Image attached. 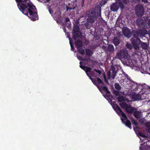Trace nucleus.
I'll use <instances>...</instances> for the list:
<instances>
[{"label": "nucleus", "instance_id": "obj_1", "mask_svg": "<svg viewBox=\"0 0 150 150\" xmlns=\"http://www.w3.org/2000/svg\"><path fill=\"white\" fill-rule=\"evenodd\" d=\"M19 10L33 21L38 19L37 10L30 0H15Z\"/></svg>", "mask_w": 150, "mask_h": 150}, {"label": "nucleus", "instance_id": "obj_2", "mask_svg": "<svg viewBox=\"0 0 150 150\" xmlns=\"http://www.w3.org/2000/svg\"><path fill=\"white\" fill-rule=\"evenodd\" d=\"M101 8L99 6H96L94 8L91 9L87 11L86 15L88 17L87 21L90 23L94 22L97 18L101 17Z\"/></svg>", "mask_w": 150, "mask_h": 150}, {"label": "nucleus", "instance_id": "obj_3", "mask_svg": "<svg viewBox=\"0 0 150 150\" xmlns=\"http://www.w3.org/2000/svg\"><path fill=\"white\" fill-rule=\"evenodd\" d=\"M112 106L119 115L120 116L121 115L123 118H127V116L125 113L122 112L120 108L117 105L115 102L114 101L113 102Z\"/></svg>", "mask_w": 150, "mask_h": 150}, {"label": "nucleus", "instance_id": "obj_4", "mask_svg": "<svg viewBox=\"0 0 150 150\" xmlns=\"http://www.w3.org/2000/svg\"><path fill=\"white\" fill-rule=\"evenodd\" d=\"M97 87L102 93H104L103 92H105L106 93L108 94V95L106 94L105 95H104V97L106 98L107 99H110V98H112V96L110 95V91L108 90V88L106 87L103 86H98Z\"/></svg>", "mask_w": 150, "mask_h": 150}, {"label": "nucleus", "instance_id": "obj_5", "mask_svg": "<svg viewBox=\"0 0 150 150\" xmlns=\"http://www.w3.org/2000/svg\"><path fill=\"white\" fill-rule=\"evenodd\" d=\"M131 43L135 50L139 49V45L141 43L142 41L139 38L135 39L133 38L131 39Z\"/></svg>", "mask_w": 150, "mask_h": 150}, {"label": "nucleus", "instance_id": "obj_6", "mask_svg": "<svg viewBox=\"0 0 150 150\" xmlns=\"http://www.w3.org/2000/svg\"><path fill=\"white\" fill-rule=\"evenodd\" d=\"M128 53L124 50L117 51L116 52V57L119 59L127 58Z\"/></svg>", "mask_w": 150, "mask_h": 150}, {"label": "nucleus", "instance_id": "obj_7", "mask_svg": "<svg viewBox=\"0 0 150 150\" xmlns=\"http://www.w3.org/2000/svg\"><path fill=\"white\" fill-rule=\"evenodd\" d=\"M136 14L139 16H142L144 13V9L143 6L139 4L136 6L135 9Z\"/></svg>", "mask_w": 150, "mask_h": 150}, {"label": "nucleus", "instance_id": "obj_8", "mask_svg": "<svg viewBox=\"0 0 150 150\" xmlns=\"http://www.w3.org/2000/svg\"><path fill=\"white\" fill-rule=\"evenodd\" d=\"M111 71L112 72V79H114L117 73V71L115 70V68L114 66H112L110 68V70L109 71L108 73V79H110V78L111 74Z\"/></svg>", "mask_w": 150, "mask_h": 150}, {"label": "nucleus", "instance_id": "obj_9", "mask_svg": "<svg viewBox=\"0 0 150 150\" xmlns=\"http://www.w3.org/2000/svg\"><path fill=\"white\" fill-rule=\"evenodd\" d=\"M122 33L123 35L128 38H129L131 36V32L129 28H125L122 30Z\"/></svg>", "mask_w": 150, "mask_h": 150}, {"label": "nucleus", "instance_id": "obj_10", "mask_svg": "<svg viewBox=\"0 0 150 150\" xmlns=\"http://www.w3.org/2000/svg\"><path fill=\"white\" fill-rule=\"evenodd\" d=\"M125 119L123 118H121V120L122 122L125 124V125L128 127L129 128L131 129L132 128L131 126V123L130 121L127 119V118L126 119L124 118Z\"/></svg>", "mask_w": 150, "mask_h": 150}, {"label": "nucleus", "instance_id": "obj_11", "mask_svg": "<svg viewBox=\"0 0 150 150\" xmlns=\"http://www.w3.org/2000/svg\"><path fill=\"white\" fill-rule=\"evenodd\" d=\"M112 42L115 46L118 45L120 43V39L119 37L116 36L112 40Z\"/></svg>", "mask_w": 150, "mask_h": 150}, {"label": "nucleus", "instance_id": "obj_12", "mask_svg": "<svg viewBox=\"0 0 150 150\" xmlns=\"http://www.w3.org/2000/svg\"><path fill=\"white\" fill-rule=\"evenodd\" d=\"M140 34V37H143L146 34L148 33V32L144 28H143L142 29L139 31Z\"/></svg>", "mask_w": 150, "mask_h": 150}, {"label": "nucleus", "instance_id": "obj_13", "mask_svg": "<svg viewBox=\"0 0 150 150\" xmlns=\"http://www.w3.org/2000/svg\"><path fill=\"white\" fill-rule=\"evenodd\" d=\"M137 23L138 26L139 27H142L144 24V20L141 18H139L137 19Z\"/></svg>", "mask_w": 150, "mask_h": 150}, {"label": "nucleus", "instance_id": "obj_14", "mask_svg": "<svg viewBox=\"0 0 150 150\" xmlns=\"http://www.w3.org/2000/svg\"><path fill=\"white\" fill-rule=\"evenodd\" d=\"M75 46H77V48H79V47H82L83 46V42L81 40H76L75 42Z\"/></svg>", "mask_w": 150, "mask_h": 150}, {"label": "nucleus", "instance_id": "obj_15", "mask_svg": "<svg viewBox=\"0 0 150 150\" xmlns=\"http://www.w3.org/2000/svg\"><path fill=\"white\" fill-rule=\"evenodd\" d=\"M125 109L127 113H132L133 112L134 108L130 105H128V106L126 107Z\"/></svg>", "mask_w": 150, "mask_h": 150}, {"label": "nucleus", "instance_id": "obj_16", "mask_svg": "<svg viewBox=\"0 0 150 150\" xmlns=\"http://www.w3.org/2000/svg\"><path fill=\"white\" fill-rule=\"evenodd\" d=\"M132 98L134 100H139L141 99V96L139 94H133L132 95Z\"/></svg>", "mask_w": 150, "mask_h": 150}, {"label": "nucleus", "instance_id": "obj_17", "mask_svg": "<svg viewBox=\"0 0 150 150\" xmlns=\"http://www.w3.org/2000/svg\"><path fill=\"white\" fill-rule=\"evenodd\" d=\"M110 10L113 11H117L118 8L117 4L115 3L110 6Z\"/></svg>", "mask_w": 150, "mask_h": 150}, {"label": "nucleus", "instance_id": "obj_18", "mask_svg": "<svg viewBox=\"0 0 150 150\" xmlns=\"http://www.w3.org/2000/svg\"><path fill=\"white\" fill-rule=\"evenodd\" d=\"M107 49L109 52L111 53L113 52L115 50L114 46L111 44H108Z\"/></svg>", "mask_w": 150, "mask_h": 150}, {"label": "nucleus", "instance_id": "obj_19", "mask_svg": "<svg viewBox=\"0 0 150 150\" xmlns=\"http://www.w3.org/2000/svg\"><path fill=\"white\" fill-rule=\"evenodd\" d=\"M132 34L134 38H138V37L139 35L140 36V34L139 31L138 32L136 30H133L131 34Z\"/></svg>", "mask_w": 150, "mask_h": 150}, {"label": "nucleus", "instance_id": "obj_20", "mask_svg": "<svg viewBox=\"0 0 150 150\" xmlns=\"http://www.w3.org/2000/svg\"><path fill=\"white\" fill-rule=\"evenodd\" d=\"M81 33H79V32H76V33H72L73 38L74 39L76 40L78 38H79L81 35Z\"/></svg>", "mask_w": 150, "mask_h": 150}, {"label": "nucleus", "instance_id": "obj_21", "mask_svg": "<svg viewBox=\"0 0 150 150\" xmlns=\"http://www.w3.org/2000/svg\"><path fill=\"white\" fill-rule=\"evenodd\" d=\"M141 112L139 111H134L133 113L134 116L137 119H139L141 117L140 113Z\"/></svg>", "mask_w": 150, "mask_h": 150}, {"label": "nucleus", "instance_id": "obj_22", "mask_svg": "<svg viewBox=\"0 0 150 150\" xmlns=\"http://www.w3.org/2000/svg\"><path fill=\"white\" fill-rule=\"evenodd\" d=\"M86 54L89 57H91L93 54V52L89 49H86Z\"/></svg>", "mask_w": 150, "mask_h": 150}, {"label": "nucleus", "instance_id": "obj_23", "mask_svg": "<svg viewBox=\"0 0 150 150\" xmlns=\"http://www.w3.org/2000/svg\"><path fill=\"white\" fill-rule=\"evenodd\" d=\"M80 30L79 26L77 25H76L74 26L73 29V33H76L79 32Z\"/></svg>", "mask_w": 150, "mask_h": 150}, {"label": "nucleus", "instance_id": "obj_24", "mask_svg": "<svg viewBox=\"0 0 150 150\" xmlns=\"http://www.w3.org/2000/svg\"><path fill=\"white\" fill-rule=\"evenodd\" d=\"M141 47L143 49H147L148 47V46L147 44L144 42H141Z\"/></svg>", "mask_w": 150, "mask_h": 150}, {"label": "nucleus", "instance_id": "obj_25", "mask_svg": "<svg viewBox=\"0 0 150 150\" xmlns=\"http://www.w3.org/2000/svg\"><path fill=\"white\" fill-rule=\"evenodd\" d=\"M78 50L79 53L82 54L83 55L85 54L84 50L83 49L82 47H79V48H77Z\"/></svg>", "mask_w": 150, "mask_h": 150}, {"label": "nucleus", "instance_id": "obj_26", "mask_svg": "<svg viewBox=\"0 0 150 150\" xmlns=\"http://www.w3.org/2000/svg\"><path fill=\"white\" fill-rule=\"evenodd\" d=\"M96 81H97L99 84H104L102 82L101 79L98 78H97V80L93 81L92 82L94 84H95V83H96Z\"/></svg>", "mask_w": 150, "mask_h": 150}, {"label": "nucleus", "instance_id": "obj_27", "mask_svg": "<svg viewBox=\"0 0 150 150\" xmlns=\"http://www.w3.org/2000/svg\"><path fill=\"white\" fill-rule=\"evenodd\" d=\"M115 87L116 89L118 91H120L121 89V86L118 83H116L115 84Z\"/></svg>", "mask_w": 150, "mask_h": 150}, {"label": "nucleus", "instance_id": "obj_28", "mask_svg": "<svg viewBox=\"0 0 150 150\" xmlns=\"http://www.w3.org/2000/svg\"><path fill=\"white\" fill-rule=\"evenodd\" d=\"M91 69L90 67H86V69H85V70H84V71L86 73L87 75L88 76H89L88 74V72H91Z\"/></svg>", "mask_w": 150, "mask_h": 150}, {"label": "nucleus", "instance_id": "obj_29", "mask_svg": "<svg viewBox=\"0 0 150 150\" xmlns=\"http://www.w3.org/2000/svg\"><path fill=\"white\" fill-rule=\"evenodd\" d=\"M128 105L125 103H122L120 104V105L122 108H125V109L126 108V107L128 106Z\"/></svg>", "mask_w": 150, "mask_h": 150}, {"label": "nucleus", "instance_id": "obj_30", "mask_svg": "<svg viewBox=\"0 0 150 150\" xmlns=\"http://www.w3.org/2000/svg\"><path fill=\"white\" fill-rule=\"evenodd\" d=\"M65 22L66 23L67 22V27L69 26L70 24H71V23L68 17H67L66 18Z\"/></svg>", "mask_w": 150, "mask_h": 150}, {"label": "nucleus", "instance_id": "obj_31", "mask_svg": "<svg viewBox=\"0 0 150 150\" xmlns=\"http://www.w3.org/2000/svg\"><path fill=\"white\" fill-rule=\"evenodd\" d=\"M80 60L81 61H86L87 62L91 61V59L90 58H82L81 59H80Z\"/></svg>", "mask_w": 150, "mask_h": 150}, {"label": "nucleus", "instance_id": "obj_32", "mask_svg": "<svg viewBox=\"0 0 150 150\" xmlns=\"http://www.w3.org/2000/svg\"><path fill=\"white\" fill-rule=\"evenodd\" d=\"M118 100L120 102H121L124 100V98L123 96H121L118 98Z\"/></svg>", "mask_w": 150, "mask_h": 150}, {"label": "nucleus", "instance_id": "obj_33", "mask_svg": "<svg viewBox=\"0 0 150 150\" xmlns=\"http://www.w3.org/2000/svg\"><path fill=\"white\" fill-rule=\"evenodd\" d=\"M69 44L71 46V50L72 51H74V47L73 45V43L71 42L70 39H69Z\"/></svg>", "mask_w": 150, "mask_h": 150}, {"label": "nucleus", "instance_id": "obj_34", "mask_svg": "<svg viewBox=\"0 0 150 150\" xmlns=\"http://www.w3.org/2000/svg\"><path fill=\"white\" fill-rule=\"evenodd\" d=\"M75 8V7H69L68 6H66V8L67 11H68L69 10H71L72 9H74Z\"/></svg>", "mask_w": 150, "mask_h": 150}, {"label": "nucleus", "instance_id": "obj_35", "mask_svg": "<svg viewBox=\"0 0 150 150\" xmlns=\"http://www.w3.org/2000/svg\"><path fill=\"white\" fill-rule=\"evenodd\" d=\"M82 62H80V63H79V64H80V67L81 69H83V70H84H84H85V69H86V68L87 66L82 65Z\"/></svg>", "mask_w": 150, "mask_h": 150}, {"label": "nucleus", "instance_id": "obj_36", "mask_svg": "<svg viewBox=\"0 0 150 150\" xmlns=\"http://www.w3.org/2000/svg\"><path fill=\"white\" fill-rule=\"evenodd\" d=\"M119 6L121 10H123L125 8L124 4L122 3L119 4Z\"/></svg>", "mask_w": 150, "mask_h": 150}, {"label": "nucleus", "instance_id": "obj_37", "mask_svg": "<svg viewBox=\"0 0 150 150\" xmlns=\"http://www.w3.org/2000/svg\"><path fill=\"white\" fill-rule=\"evenodd\" d=\"M132 122L133 124H134L136 126H137L138 125V123L136 122V120L134 119H132Z\"/></svg>", "mask_w": 150, "mask_h": 150}, {"label": "nucleus", "instance_id": "obj_38", "mask_svg": "<svg viewBox=\"0 0 150 150\" xmlns=\"http://www.w3.org/2000/svg\"><path fill=\"white\" fill-rule=\"evenodd\" d=\"M126 46L128 49H131L132 48V46L129 44L127 43L126 45Z\"/></svg>", "mask_w": 150, "mask_h": 150}, {"label": "nucleus", "instance_id": "obj_39", "mask_svg": "<svg viewBox=\"0 0 150 150\" xmlns=\"http://www.w3.org/2000/svg\"><path fill=\"white\" fill-rule=\"evenodd\" d=\"M145 126L148 128L150 127V122H146L145 124Z\"/></svg>", "mask_w": 150, "mask_h": 150}, {"label": "nucleus", "instance_id": "obj_40", "mask_svg": "<svg viewBox=\"0 0 150 150\" xmlns=\"http://www.w3.org/2000/svg\"><path fill=\"white\" fill-rule=\"evenodd\" d=\"M139 136L143 137H146V135L143 134L140 132H139Z\"/></svg>", "mask_w": 150, "mask_h": 150}, {"label": "nucleus", "instance_id": "obj_41", "mask_svg": "<svg viewBox=\"0 0 150 150\" xmlns=\"http://www.w3.org/2000/svg\"><path fill=\"white\" fill-rule=\"evenodd\" d=\"M94 71L100 75L101 74V72L100 70L95 69H94Z\"/></svg>", "mask_w": 150, "mask_h": 150}, {"label": "nucleus", "instance_id": "obj_42", "mask_svg": "<svg viewBox=\"0 0 150 150\" xmlns=\"http://www.w3.org/2000/svg\"><path fill=\"white\" fill-rule=\"evenodd\" d=\"M113 93L116 96H118L119 95V92L116 90H114V91Z\"/></svg>", "mask_w": 150, "mask_h": 150}, {"label": "nucleus", "instance_id": "obj_43", "mask_svg": "<svg viewBox=\"0 0 150 150\" xmlns=\"http://www.w3.org/2000/svg\"><path fill=\"white\" fill-rule=\"evenodd\" d=\"M85 0H81V7H83L84 6V3Z\"/></svg>", "mask_w": 150, "mask_h": 150}, {"label": "nucleus", "instance_id": "obj_44", "mask_svg": "<svg viewBox=\"0 0 150 150\" xmlns=\"http://www.w3.org/2000/svg\"><path fill=\"white\" fill-rule=\"evenodd\" d=\"M106 3V1H102L101 2V3L100 4V5H104Z\"/></svg>", "mask_w": 150, "mask_h": 150}, {"label": "nucleus", "instance_id": "obj_45", "mask_svg": "<svg viewBox=\"0 0 150 150\" xmlns=\"http://www.w3.org/2000/svg\"><path fill=\"white\" fill-rule=\"evenodd\" d=\"M106 3V1H102L101 2V3L100 4V5H104Z\"/></svg>", "mask_w": 150, "mask_h": 150}, {"label": "nucleus", "instance_id": "obj_46", "mask_svg": "<svg viewBox=\"0 0 150 150\" xmlns=\"http://www.w3.org/2000/svg\"><path fill=\"white\" fill-rule=\"evenodd\" d=\"M147 24L149 28H150V19L149 20Z\"/></svg>", "mask_w": 150, "mask_h": 150}, {"label": "nucleus", "instance_id": "obj_47", "mask_svg": "<svg viewBox=\"0 0 150 150\" xmlns=\"http://www.w3.org/2000/svg\"><path fill=\"white\" fill-rule=\"evenodd\" d=\"M144 3H147L148 2V1L147 0H141Z\"/></svg>", "mask_w": 150, "mask_h": 150}, {"label": "nucleus", "instance_id": "obj_48", "mask_svg": "<svg viewBox=\"0 0 150 150\" xmlns=\"http://www.w3.org/2000/svg\"><path fill=\"white\" fill-rule=\"evenodd\" d=\"M78 59L80 60H81L80 59H81L82 58H83L81 56H79L78 57Z\"/></svg>", "mask_w": 150, "mask_h": 150}, {"label": "nucleus", "instance_id": "obj_49", "mask_svg": "<svg viewBox=\"0 0 150 150\" xmlns=\"http://www.w3.org/2000/svg\"><path fill=\"white\" fill-rule=\"evenodd\" d=\"M106 47L105 46H103L102 47V48L104 49H105L106 48Z\"/></svg>", "mask_w": 150, "mask_h": 150}, {"label": "nucleus", "instance_id": "obj_50", "mask_svg": "<svg viewBox=\"0 0 150 150\" xmlns=\"http://www.w3.org/2000/svg\"><path fill=\"white\" fill-rule=\"evenodd\" d=\"M148 132H150V127L147 129Z\"/></svg>", "mask_w": 150, "mask_h": 150}, {"label": "nucleus", "instance_id": "obj_51", "mask_svg": "<svg viewBox=\"0 0 150 150\" xmlns=\"http://www.w3.org/2000/svg\"><path fill=\"white\" fill-rule=\"evenodd\" d=\"M49 11L50 13L51 14V10L50 9H49Z\"/></svg>", "mask_w": 150, "mask_h": 150}, {"label": "nucleus", "instance_id": "obj_52", "mask_svg": "<svg viewBox=\"0 0 150 150\" xmlns=\"http://www.w3.org/2000/svg\"><path fill=\"white\" fill-rule=\"evenodd\" d=\"M104 79H105V81H106L107 82V80H106V79L105 77H104Z\"/></svg>", "mask_w": 150, "mask_h": 150}, {"label": "nucleus", "instance_id": "obj_53", "mask_svg": "<svg viewBox=\"0 0 150 150\" xmlns=\"http://www.w3.org/2000/svg\"><path fill=\"white\" fill-rule=\"evenodd\" d=\"M46 0L47 2H49L50 1V0Z\"/></svg>", "mask_w": 150, "mask_h": 150}, {"label": "nucleus", "instance_id": "obj_54", "mask_svg": "<svg viewBox=\"0 0 150 150\" xmlns=\"http://www.w3.org/2000/svg\"><path fill=\"white\" fill-rule=\"evenodd\" d=\"M142 147H139V149H140V150H142Z\"/></svg>", "mask_w": 150, "mask_h": 150}, {"label": "nucleus", "instance_id": "obj_55", "mask_svg": "<svg viewBox=\"0 0 150 150\" xmlns=\"http://www.w3.org/2000/svg\"><path fill=\"white\" fill-rule=\"evenodd\" d=\"M77 0H74L75 2H76L77 1Z\"/></svg>", "mask_w": 150, "mask_h": 150}]
</instances>
